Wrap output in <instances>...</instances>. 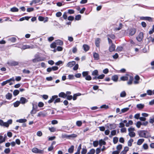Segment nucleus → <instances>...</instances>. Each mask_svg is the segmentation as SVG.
Segmentation results:
<instances>
[{"label":"nucleus","instance_id":"1a4fd4ad","mask_svg":"<svg viewBox=\"0 0 154 154\" xmlns=\"http://www.w3.org/2000/svg\"><path fill=\"white\" fill-rule=\"evenodd\" d=\"M19 47L23 50H25L28 48L32 49L33 48L32 46H31L28 45H24L22 46V47L19 46Z\"/></svg>","mask_w":154,"mask_h":154},{"label":"nucleus","instance_id":"f704fd0d","mask_svg":"<svg viewBox=\"0 0 154 154\" xmlns=\"http://www.w3.org/2000/svg\"><path fill=\"white\" fill-rule=\"evenodd\" d=\"M99 144L100 146H101L103 145H105L106 142L102 139L100 140L99 141Z\"/></svg>","mask_w":154,"mask_h":154},{"label":"nucleus","instance_id":"37998d69","mask_svg":"<svg viewBox=\"0 0 154 154\" xmlns=\"http://www.w3.org/2000/svg\"><path fill=\"white\" fill-rule=\"evenodd\" d=\"M49 130L51 132H54L56 131V128L54 127H49Z\"/></svg>","mask_w":154,"mask_h":154},{"label":"nucleus","instance_id":"f8f14e48","mask_svg":"<svg viewBox=\"0 0 154 154\" xmlns=\"http://www.w3.org/2000/svg\"><path fill=\"white\" fill-rule=\"evenodd\" d=\"M115 48L116 46L113 43H112L109 48V51L111 52L114 51L115 50Z\"/></svg>","mask_w":154,"mask_h":154},{"label":"nucleus","instance_id":"2f4dec72","mask_svg":"<svg viewBox=\"0 0 154 154\" xmlns=\"http://www.w3.org/2000/svg\"><path fill=\"white\" fill-rule=\"evenodd\" d=\"M83 48H84V50L87 51L89 49V47L88 46L86 45H83Z\"/></svg>","mask_w":154,"mask_h":154},{"label":"nucleus","instance_id":"bf43d9fd","mask_svg":"<svg viewBox=\"0 0 154 154\" xmlns=\"http://www.w3.org/2000/svg\"><path fill=\"white\" fill-rule=\"evenodd\" d=\"M143 148L145 149H147L148 148V145L146 143L144 144L143 146Z\"/></svg>","mask_w":154,"mask_h":154},{"label":"nucleus","instance_id":"7ed1b4c3","mask_svg":"<svg viewBox=\"0 0 154 154\" xmlns=\"http://www.w3.org/2000/svg\"><path fill=\"white\" fill-rule=\"evenodd\" d=\"M32 151L35 153L42 154L44 151L38 149L36 148H34L32 149Z\"/></svg>","mask_w":154,"mask_h":154},{"label":"nucleus","instance_id":"dca6fc26","mask_svg":"<svg viewBox=\"0 0 154 154\" xmlns=\"http://www.w3.org/2000/svg\"><path fill=\"white\" fill-rule=\"evenodd\" d=\"M32 105L33 106L32 109L31 110V112H30L31 114V115H33V114H35L36 113V111H37L36 110V108L35 107L34 105L33 104V103H32Z\"/></svg>","mask_w":154,"mask_h":154},{"label":"nucleus","instance_id":"58836bf2","mask_svg":"<svg viewBox=\"0 0 154 154\" xmlns=\"http://www.w3.org/2000/svg\"><path fill=\"white\" fill-rule=\"evenodd\" d=\"M116 134V131L113 130L111 131V135L109 136V137H111L112 136L115 135Z\"/></svg>","mask_w":154,"mask_h":154},{"label":"nucleus","instance_id":"393cba45","mask_svg":"<svg viewBox=\"0 0 154 154\" xmlns=\"http://www.w3.org/2000/svg\"><path fill=\"white\" fill-rule=\"evenodd\" d=\"M144 140L143 139H139L137 142V144L138 145H140L144 142Z\"/></svg>","mask_w":154,"mask_h":154},{"label":"nucleus","instance_id":"9b49d317","mask_svg":"<svg viewBox=\"0 0 154 154\" xmlns=\"http://www.w3.org/2000/svg\"><path fill=\"white\" fill-rule=\"evenodd\" d=\"M28 100L25 97H21L20 100V102L22 104H24L28 102Z\"/></svg>","mask_w":154,"mask_h":154},{"label":"nucleus","instance_id":"412c9836","mask_svg":"<svg viewBox=\"0 0 154 154\" xmlns=\"http://www.w3.org/2000/svg\"><path fill=\"white\" fill-rule=\"evenodd\" d=\"M59 96L63 98H65L67 97V95L64 93L61 92L59 94Z\"/></svg>","mask_w":154,"mask_h":154},{"label":"nucleus","instance_id":"4c0bfd02","mask_svg":"<svg viewBox=\"0 0 154 154\" xmlns=\"http://www.w3.org/2000/svg\"><path fill=\"white\" fill-rule=\"evenodd\" d=\"M20 103V102L19 101H17L15 102V103H13V105L14 107H18L19 106Z\"/></svg>","mask_w":154,"mask_h":154},{"label":"nucleus","instance_id":"e2e57ef3","mask_svg":"<svg viewBox=\"0 0 154 154\" xmlns=\"http://www.w3.org/2000/svg\"><path fill=\"white\" fill-rule=\"evenodd\" d=\"M140 113H138L135 114L134 115V117L136 119H139V118H140Z\"/></svg>","mask_w":154,"mask_h":154},{"label":"nucleus","instance_id":"b1692460","mask_svg":"<svg viewBox=\"0 0 154 154\" xmlns=\"http://www.w3.org/2000/svg\"><path fill=\"white\" fill-rule=\"evenodd\" d=\"M129 109V108L128 107L124 108L122 109L121 110V112L119 113L120 114H121L122 113H124L125 112L127 111Z\"/></svg>","mask_w":154,"mask_h":154},{"label":"nucleus","instance_id":"ddd939ff","mask_svg":"<svg viewBox=\"0 0 154 154\" xmlns=\"http://www.w3.org/2000/svg\"><path fill=\"white\" fill-rule=\"evenodd\" d=\"M8 64L12 66H15L18 65V63L15 61H11L8 62Z\"/></svg>","mask_w":154,"mask_h":154},{"label":"nucleus","instance_id":"f3484780","mask_svg":"<svg viewBox=\"0 0 154 154\" xmlns=\"http://www.w3.org/2000/svg\"><path fill=\"white\" fill-rule=\"evenodd\" d=\"M127 76L129 77V81L127 82V84L128 85H131L132 84L133 80V77L128 75Z\"/></svg>","mask_w":154,"mask_h":154},{"label":"nucleus","instance_id":"774afa93","mask_svg":"<svg viewBox=\"0 0 154 154\" xmlns=\"http://www.w3.org/2000/svg\"><path fill=\"white\" fill-rule=\"evenodd\" d=\"M154 32V25L152 26V30H150L149 32V34H152Z\"/></svg>","mask_w":154,"mask_h":154},{"label":"nucleus","instance_id":"13d9d810","mask_svg":"<svg viewBox=\"0 0 154 154\" xmlns=\"http://www.w3.org/2000/svg\"><path fill=\"white\" fill-rule=\"evenodd\" d=\"M5 141V139L3 136H0V143H2Z\"/></svg>","mask_w":154,"mask_h":154},{"label":"nucleus","instance_id":"a19ab883","mask_svg":"<svg viewBox=\"0 0 154 154\" xmlns=\"http://www.w3.org/2000/svg\"><path fill=\"white\" fill-rule=\"evenodd\" d=\"M92 75H98V71L97 70H95L92 72Z\"/></svg>","mask_w":154,"mask_h":154},{"label":"nucleus","instance_id":"052dcab7","mask_svg":"<svg viewBox=\"0 0 154 154\" xmlns=\"http://www.w3.org/2000/svg\"><path fill=\"white\" fill-rule=\"evenodd\" d=\"M147 93L149 95H151L152 94V91L151 90H149L147 91Z\"/></svg>","mask_w":154,"mask_h":154},{"label":"nucleus","instance_id":"7c9ffc66","mask_svg":"<svg viewBox=\"0 0 154 154\" xmlns=\"http://www.w3.org/2000/svg\"><path fill=\"white\" fill-rule=\"evenodd\" d=\"M118 76L117 75H114L112 77V80L114 82H116L118 79Z\"/></svg>","mask_w":154,"mask_h":154},{"label":"nucleus","instance_id":"ea45409f","mask_svg":"<svg viewBox=\"0 0 154 154\" xmlns=\"http://www.w3.org/2000/svg\"><path fill=\"white\" fill-rule=\"evenodd\" d=\"M134 141V140L133 139H131L128 141V145L129 146H131L132 145V143Z\"/></svg>","mask_w":154,"mask_h":154},{"label":"nucleus","instance_id":"39448f33","mask_svg":"<svg viewBox=\"0 0 154 154\" xmlns=\"http://www.w3.org/2000/svg\"><path fill=\"white\" fill-rule=\"evenodd\" d=\"M107 127L108 129L111 130L115 128L116 126L115 124L113 123L112 124H107Z\"/></svg>","mask_w":154,"mask_h":154},{"label":"nucleus","instance_id":"338daca9","mask_svg":"<svg viewBox=\"0 0 154 154\" xmlns=\"http://www.w3.org/2000/svg\"><path fill=\"white\" fill-rule=\"evenodd\" d=\"M149 41H151L152 42H154V38H152L151 37H149L148 38Z\"/></svg>","mask_w":154,"mask_h":154},{"label":"nucleus","instance_id":"603ef678","mask_svg":"<svg viewBox=\"0 0 154 154\" xmlns=\"http://www.w3.org/2000/svg\"><path fill=\"white\" fill-rule=\"evenodd\" d=\"M77 136V135L75 134H73L71 135H69V138H75Z\"/></svg>","mask_w":154,"mask_h":154},{"label":"nucleus","instance_id":"680f3d73","mask_svg":"<svg viewBox=\"0 0 154 154\" xmlns=\"http://www.w3.org/2000/svg\"><path fill=\"white\" fill-rule=\"evenodd\" d=\"M126 128H125L123 127L121 129V131L122 133L126 132Z\"/></svg>","mask_w":154,"mask_h":154},{"label":"nucleus","instance_id":"c03bdc74","mask_svg":"<svg viewBox=\"0 0 154 154\" xmlns=\"http://www.w3.org/2000/svg\"><path fill=\"white\" fill-rule=\"evenodd\" d=\"M136 125L137 127L139 128L140 127V126L142 125L141 122H137L136 124Z\"/></svg>","mask_w":154,"mask_h":154},{"label":"nucleus","instance_id":"423d86ee","mask_svg":"<svg viewBox=\"0 0 154 154\" xmlns=\"http://www.w3.org/2000/svg\"><path fill=\"white\" fill-rule=\"evenodd\" d=\"M143 33L141 32L139 33L138 36L137 37V39L139 42L141 41L143 39Z\"/></svg>","mask_w":154,"mask_h":154},{"label":"nucleus","instance_id":"cd10ccee","mask_svg":"<svg viewBox=\"0 0 154 154\" xmlns=\"http://www.w3.org/2000/svg\"><path fill=\"white\" fill-rule=\"evenodd\" d=\"M27 121L26 119H21L18 120H17L16 122L19 123H24L26 122Z\"/></svg>","mask_w":154,"mask_h":154},{"label":"nucleus","instance_id":"6ab92c4d","mask_svg":"<svg viewBox=\"0 0 154 154\" xmlns=\"http://www.w3.org/2000/svg\"><path fill=\"white\" fill-rule=\"evenodd\" d=\"M93 57L95 60H97L99 59V55L98 53L96 52L94 53Z\"/></svg>","mask_w":154,"mask_h":154},{"label":"nucleus","instance_id":"a211bd4d","mask_svg":"<svg viewBox=\"0 0 154 154\" xmlns=\"http://www.w3.org/2000/svg\"><path fill=\"white\" fill-rule=\"evenodd\" d=\"M136 32V30L135 29H131L129 30V34L131 35H132L135 33Z\"/></svg>","mask_w":154,"mask_h":154},{"label":"nucleus","instance_id":"de8ad7c7","mask_svg":"<svg viewBox=\"0 0 154 154\" xmlns=\"http://www.w3.org/2000/svg\"><path fill=\"white\" fill-rule=\"evenodd\" d=\"M19 93V91L17 90H15L13 92V94L14 96H16Z\"/></svg>","mask_w":154,"mask_h":154},{"label":"nucleus","instance_id":"a878e982","mask_svg":"<svg viewBox=\"0 0 154 154\" xmlns=\"http://www.w3.org/2000/svg\"><path fill=\"white\" fill-rule=\"evenodd\" d=\"M57 45H61L63 44V42L60 40H58L56 41L55 42Z\"/></svg>","mask_w":154,"mask_h":154},{"label":"nucleus","instance_id":"2eb2a0df","mask_svg":"<svg viewBox=\"0 0 154 154\" xmlns=\"http://www.w3.org/2000/svg\"><path fill=\"white\" fill-rule=\"evenodd\" d=\"M75 61H72V62H69L67 63L66 66L67 67H72L74 65H75Z\"/></svg>","mask_w":154,"mask_h":154},{"label":"nucleus","instance_id":"aec40b11","mask_svg":"<svg viewBox=\"0 0 154 154\" xmlns=\"http://www.w3.org/2000/svg\"><path fill=\"white\" fill-rule=\"evenodd\" d=\"M58 97V96L57 95H54L52 97V98L51 99L48 101V103H52L53 101L56 98Z\"/></svg>","mask_w":154,"mask_h":154},{"label":"nucleus","instance_id":"c85d7f7f","mask_svg":"<svg viewBox=\"0 0 154 154\" xmlns=\"http://www.w3.org/2000/svg\"><path fill=\"white\" fill-rule=\"evenodd\" d=\"M126 94L125 91H122L120 94V97H125L126 96Z\"/></svg>","mask_w":154,"mask_h":154},{"label":"nucleus","instance_id":"49530a36","mask_svg":"<svg viewBox=\"0 0 154 154\" xmlns=\"http://www.w3.org/2000/svg\"><path fill=\"white\" fill-rule=\"evenodd\" d=\"M88 71H85V72H83L82 73V75L84 77H86L87 75H88Z\"/></svg>","mask_w":154,"mask_h":154},{"label":"nucleus","instance_id":"0e129e2a","mask_svg":"<svg viewBox=\"0 0 154 154\" xmlns=\"http://www.w3.org/2000/svg\"><path fill=\"white\" fill-rule=\"evenodd\" d=\"M23 72L25 74H29L30 73V72L28 70H27L26 69H24L23 70Z\"/></svg>","mask_w":154,"mask_h":154},{"label":"nucleus","instance_id":"bb28decb","mask_svg":"<svg viewBox=\"0 0 154 154\" xmlns=\"http://www.w3.org/2000/svg\"><path fill=\"white\" fill-rule=\"evenodd\" d=\"M12 97V94L9 93H8L6 95V98L7 99L10 100Z\"/></svg>","mask_w":154,"mask_h":154},{"label":"nucleus","instance_id":"0eeeda50","mask_svg":"<svg viewBox=\"0 0 154 154\" xmlns=\"http://www.w3.org/2000/svg\"><path fill=\"white\" fill-rule=\"evenodd\" d=\"M35 58L32 60V61L33 63H36L40 61H42L44 60V59L40 57H35Z\"/></svg>","mask_w":154,"mask_h":154},{"label":"nucleus","instance_id":"5fc2aeb1","mask_svg":"<svg viewBox=\"0 0 154 154\" xmlns=\"http://www.w3.org/2000/svg\"><path fill=\"white\" fill-rule=\"evenodd\" d=\"M77 51V49L76 47H73L72 48V52L73 53H75Z\"/></svg>","mask_w":154,"mask_h":154},{"label":"nucleus","instance_id":"8fccbe9b","mask_svg":"<svg viewBox=\"0 0 154 154\" xmlns=\"http://www.w3.org/2000/svg\"><path fill=\"white\" fill-rule=\"evenodd\" d=\"M45 116V115L42 112H39L38 113V115H37V116L38 117H40L41 116Z\"/></svg>","mask_w":154,"mask_h":154},{"label":"nucleus","instance_id":"473e14b6","mask_svg":"<svg viewBox=\"0 0 154 154\" xmlns=\"http://www.w3.org/2000/svg\"><path fill=\"white\" fill-rule=\"evenodd\" d=\"M128 79V77L127 76H122L120 78L121 80L123 81L127 80Z\"/></svg>","mask_w":154,"mask_h":154},{"label":"nucleus","instance_id":"864d4df0","mask_svg":"<svg viewBox=\"0 0 154 154\" xmlns=\"http://www.w3.org/2000/svg\"><path fill=\"white\" fill-rule=\"evenodd\" d=\"M57 46V45L55 42L53 43L50 45V47L51 48H54Z\"/></svg>","mask_w":154,"mask_h":154},{"label":"nucleus","instance_id":"09e8293b","mask_svg":"<svg viewBox=\"0 0 154 154\" xmlns=\"http://www.w3.org/2000/svg\"><path fill=\"white\" fill-rule=\"evenodd\" d=\"M82 123V121H77L76 122V125L77 126L79 127H80L81 126Z\"/></svg>","mask_w":154,"mask_h":154},{"label":"nucleus","instance_id":"79ce46f5","mask_svg":"<svg viewBox=\"0 0 154 154\" xmlns=\"http://www.w3.org/2000/svg\"><path fill=\"white\" fill-rule=\"evenodd\" d=\"M122 148V145L121 144H119L116 147V149L118 151L120 152L121 149Z\"/></svg>","mask_w":154,"mask_h":154},{"label":"nucleus","instance_id":"4468645a","mask_svg":"<svg viewBox=\"0 0 154 154\" xmlns=\"http://www.w3.org/2000/svg\"><path fill=\"white\" fill-rule=\"evenodd\" d=\"M135 80L134 82V83L135 84H138L139 83V80L140 77L138 75H136L135 77Z\"/></svg>","mask_w":154,"mask_h":154},{"label":"nucleus","instance_id":"f257e3e1","mask_svg":"<svg viewBox=\"0 0 154 154\" xmlns=\"http://www.w3.org/2000/svg\"><path fill=\"white\" fill-rule=\"evenodd\" d=\"M140 137H141L148 138L150 137L149 133L146 131L141 130L138 132Z\"/></svg>","mask_w":154,"mask_h":154},{"label":"nucleus","instance_id":"5701e85b","mask_svg":"<svg viewBox=\"0 0 154 154\" xmlns=\"http://www.w3.org/2000/svg\"><path fill=\"white\" fill-rule=\"evenodd\" d=\"M41 0H33L32 1L30 5H32L33 4H36L38 3Z\"/></svg>","mask_w":154,"mask_h":154},{"label":"nucleus","instance_id":"3c124183","mask_svg":"<svg viewBox=\"0 0 154 154\" xmlns=\"http://www.w3.org/2000/svg\"><path fill=\"white\" fill-rule=\"evenodd\" d=\"M99 144V143H98V141H95L93 142V144L94 146L96 147Z\"/></svg>","mask_w":154,"mask_h":154},{"label":"nucleus","instance_id":"e433bc0d","mask_svg":"<svg viewBox=\"0 0 154 154\" xmlns=\"http://www.w3.org/2000/svg\"><path fill=\"white\" fill-rule=\"evenodd\" d=\"M74 146H72L70 148L68 149V152L70 153H72L73 152L74 149Z\"/></svg>","mask_w":154,"mask_h":154},{"label":"nucleus","instance_id":"c9c22d12","mask_svg":"<svg viewBox=\"0 0 154 154\" xmlns=\"http://www.w3.org/2000/svg\"><path fill=\"white\" fill-rule=\"evenodd\" d=\"M144 105L142 104H139L137 105V107L139 109H142L144 107Z\"/></svg>","mask_w":154,"mask_h":154},{"label":"nucleus","instance_id":"4d7b16f0","mask_svg":"<svg viewBox=\"0 0 154 154\" xmlns=\"http://www.w3.org/2000/svg\"><path fill=\"white\" fill-rule=\"evenodd\" d=\"M118 141V138L117 137H114L113 138V142L114 144L117 143Z\"/></svg>","mask_w":154,"mask_h":154},{"label":"nucleus","instance_id":"9d476101","mask_svg":"<svg viewBox=\"0 0 154 154\" xmlns=\"http://www.w3.org/2000/svg\"><path fill=\"white\" fill-rule=\"evenodd\" d=\"M140 19L141 20H147L149 21H152V18L150 17H140Z\"/></svg>","mask_w":154,"mask_h":154},{"label":"nucleus","instance_id":"f03ea898","mask_svg":"<svg viewBox=\"0 0 154 154\" xmlns=\"http://www.w3.org/2000/svg\"><path fill=\"white\" fill-rule=\"evenodd\" d=\"M129 132L128 135L131 137H134L135 136V133L134 132L135 129L133 128H130L128 129Z\"/></svg>","mask_w":154,"mask_h":154},{"label":"nucleus","instance_id":"a18cd8bd","mask_svg":"<svg viewBox=\"0 0 154 154\" xmlns=\"http://www.w3.org/2000/svg\"><path fill=\"white\" fill-rule=\"evenodd\" d=\"M81 16L80 15H77L75 16V19L76 20H79L81 19Z\"/></svg>","mask_w":154,"mask_h":154},{"label":"nucleus","instance_id":"6e6552de","mask_svg":"<svg viewBox=\"0 0 154 154\" xmlns=\"http://www.w3.org/2000/svg\"><path fill=\"white\" fill-rule=\"evenodd\" d=\"M12 119H9L8 121L6 122H4L3 126L8 127L9 125L12 124Z\"/></svg>","mask_w":154,"mask_h":154},{"label":"nucleus","instance_id":"72a5a7b5","mask_svg":"<svg viewBox=\"0 0 154 154\" xmlns=\"http://www.w3.org/2000/svg\"><path fill=\"white\" fill-rule=\"evenodd\" d=\"M10 11L13 12H16L18 11V9L17 8L14 7L11 8Z\"/></svg>","mask_w":154,"mask_h":154},{"label":"nucleus","instance_id":"c756f323","mask_svg":"<svg viewBox=\"0 0 154 154\" xmlns=\"http://www.w3.org/2000/svg\"><path fill=\"white\" fill-rule=\"evenodd\" d=\"M133 124V122L132 120H129L128 122L125 124V126L127 127H129L130 125H131Z\"/></svg>","mask_w":154,"mask_h":154},{"label":"nucleus","instance_id":"69168bd1","mask_svg":"<svg viewBox=\"0 0 154 154\" xmlns=\"http://www.w3.org/2000/svg\"><path fill=\"white\" fill-rule=\"evenodd\" d=\"M85 79L89 81L91 79V77L90 75H88L85 77Z\"/></svg>","mask_w":154,"mask_h":154},{"label":"nucleus","instance_id":"20e7f679","mask_svg":"<svg viewBox=\"0 0 154 154\" xmlns=\"http://www.w3.org/2000/svg\"><path fill=\"white\" fill-rule=\"evenodd\" d=\"M15 79L14 77H13L11 78L10 79L8 80H7L6 81H4L3 82L2 84L1 85L2 86H4L6 85L8 83V82H10V81H13V82H14Z\"/></svg>","mask_w":154,"mask_h":154},{"label":"nucleus","instance_id":"4be33fe9","mask_svg":"<svg viewBox=\"0 0 154 154\" xmlns=\"http://www.w3.org/2000/svg\"><path fill=\"white\" fill-rule=\"evenodd\" d=\"M100 39L99 38H97L95 40V45L97 47H99L100 46Z\"/></svg>","mask_w":154,"mask_h":154},{"label":"nucleus","instance_id":"6e6d98bb","mask_svg":"<svg viewBox=\"0 0 154 154\" xmlns=\"http://www.w3.org/2000/svg\"><path fill=\"white\" fill-rule=\"evenodd\" d=\"M68 78L70 80L73 79H74V76L73 75H69L68 76Z\"/></svg>","mask_w":154,"mask_h":154}]
</instances>
